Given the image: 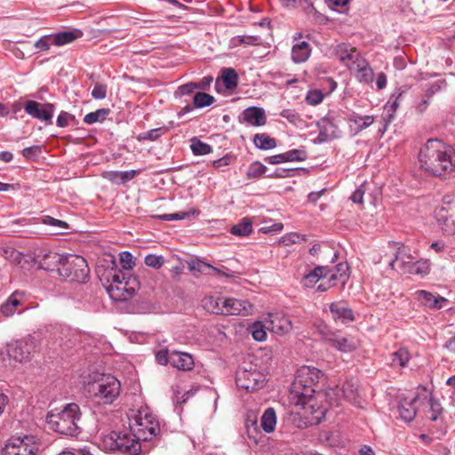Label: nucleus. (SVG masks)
<instances>
[{
  "mask_svg": "<svg viewBox=\"0 0 455 455\" xmlns=\"http://www.w3.org/2000/svg\"><path fill=\"white\" fill-rule=\"evenodd\" d=\"M189 216V212H175L170 214L160 215L159 219L167 221L184 220Z\"/></svg>",
  "mask_w": 455,
  "mask_h": 455,
  "instance_id": "57",
  "label": "nucleus"
},
{
  "mask_svg": "<svg viewBox=\"0 0 455 455\" xmlns=\"http://www.w3.org/2000/svg\"><path fill=\"white\" fill-rule=\"evenodd\" d=\"M420 167L428 173L445 179L455 172V151L439 140H428L419 154Z\"/></svg>",
  "mask_w": 455,
  "mask_h": 455,
  "instance_id": "1",
  "label": "nucleus"
},
{
  "mask_svg": "<svg viewBox=\"0 0 455 455\" xmlns=\"http://www.w3.org/2000/svg\"><path fill=\"white\" fill-rule=\"evenodd\" d=\"M323 100V93L319 90L309 91L307 94L306 100L310 105H317Z\"/></svg>",
  "mask_w": 455,
  "mask_h": 455,
  "instance_id": "52",
  "label": "nucleus"
},
{
  "mask_svg": "<svg viewBox=\"0 0 455 455\" xmlns=\"http://www.w3.org/2000/svg\"><path fill=\"white\" fill-rule=\"evenodd\" d=\"M267 171V167L259 162H253L248 168L247 177L249 179H257L264 174Z\"/></svg>",
  "mask_w": 455,
  "mask_h": 455,
  "instance_id": "44",
  "label": "nucleus"
},
{
  "mask_svg": "<svg viewBox=\"0 0 455 455\" xmlns=\"http://www.w3.org/2000/svg\"><path fill=\"white\" fill-rule=\"evenodd\" d=\"M38 449L39 443L36 435L12 436L5 443L2 455H35Z\"/></svg>",
  "mask_w": 455,
  "mask_h": 455,
  "instance_id": "10",
  "label": "nucleus"
},
{
  "mask_svg": "<svg viewBox=\"0 0 455 455\" xmlns=\"http://www.w3.org/2000/svg\"><path fill=\"white\" fill-rule=\"evenodd\" d=\"M81 36L82 32L80 30L64 31L56 34L53 36V42L56 45H63L73 42L74 40L79 38Z\"/></svg>",
  "mask_w": 455,
  "mask_h": 455,
  "instance_id": "33",
  "label": "nucleus"
},
{
  "mask_svg": "<svg viewBox=\"0 0 455 455\" xmlns=\"http://www.w3.org/2000/svg\"><path fill=\"white\" fill-rule=\"evenodd\" d=\"M446 82L445 80H438L435 83H433L428 89H427L426 92L428 97L433 96L435 92L442 90L443 87H445Z\"/></svg>",
  "mask_w": 455,
  "mask_h": 455,
  "instance_id": "61",
  "label": "nucleus"
},
{
  "mask_svg": "<svg viewBox=\"0 0 455 455\" xmlns=\"http://www.w3.org/2000/svg\"><path fill=\"white\" fill-rule=\"evenodd\" d=\"M188 267L191 271L204 272L206 268L210 269L212 265L201 260H193L188 263Z\"/></svg>",
  "mask_w": 455,
  "mask_h": 455,
  "instance_id": "59",
  "label": "nucleus"
},
{
  "mask_svg": "<svg viewBox=\"0 0 455 455\" xmlns=\"http://www.w3.org/2000/svg\"><path fill=\"white\" fill-rule=\"evenodd\" d=\"M86 388L96 403L111 404L120 394L121 384L112 375L100 374L87 384Z\"/></svg>",
  "mask_w": 455,
  "mask_h": 455,
  "instance_id": "5",
  "label": "nucleus"
},
{
  "mask_svg": "<svg viewBox=\"0 0 455 455\" xmlns=\"http://www.w3.org/2000/svg\"><path fill=\"white\" fill-rule=\"evenodd\" d=\"M252 232V223L250 219L244 218L239 223L233 226L231 233L238 236H246Z\"/></svg>",
  "mask_w": 455,
  "mask_h": 455,
  "instance_id": "35",
  "label": "nucleus"
},
{
  "mask_svg": "<svg viewBox=\"0 0 455 455\" xmlns=\"http://www.w3.org/2000/svg\"><path fill=\"white\" fill-rule=\"evenodd\" d=\"M226 297L218 296H208L202 300L203 307L212 314L224 315Z\"/></svg>",
  "mask_w": 455,
  "mask_h": 455,
  "instance_id": "24",
  "label": "nucleus"
},
{
  "mask_svg": "<svg viewBox=\"0 0 455 455\" xmlns=\"http://www.w3.org/2000/svg\"><path fill=\"white\" fill-rule=\"evenodd\" d=\"M276 426V415L273 408H267L261 416L260 427L267 434L274 432Z\"/></svg>",
  "mask_w": 455,
  "mask_h": 455,
  "instance_id": "31",
  "label": "nucleus"
},
{
  "mask_svg": "<svg viewBox=\"0 0 455 455\" xmlns=\"http://www.w3.org/2000/svg\"><path fill=\"white\" fill-rule=\"evenodd\" d=\"M190 148L195 155L204 156L207 155L212 151V148L209 144L204 143L197 139L191 140Z\"/></svg>",
  "mask_w": 455,
  "mask_h": 455,
  "instance_id": "41",
  "label": "nucleus"
},
{
  "mask_svg": "<svg viewBox=\"0 0 455 455\" xmlns=\"http://www.w3.org/2000/svg\"><path fill=\"white\" fill-rule=\"evenodd\" d=\"M260 43V37L256 36H237L232 39L234 45L246 44V45H257Z\"/></svg>",
  "mask_w": 455,
  "mask_h": 455,
  "instance_id": "45",
  "label": "nucleus"
},
{
  "mask_svg": "<svg viewBox=\"0 0 455 455\" xmlns=\"http://www.w3.org/2000/svg\"><path fill=\"white\" fill-rule=\"evenodd\" d=\"M132 436L140 441H150L160 433V426L148 407L140 408L129 419Z\"/></svg>",
  "mask_w": 455,
  "mask_h": 455,
  "instance_id": "4",
  "label": "nucleus"
},
{
  "mask_svg": "<svg viewBox=\"0 0 455 455\" xmlns=\"http://www.w3.org/2000/svg\"><path fill=\"white\" fill-rule=\"evenodd\" d=\"M43 223L50 226H53L61 229L68 228V224L65 221L56 220L51 216H44Z\"/></svg>",
  "mask_w": 455,
  "mask_h": 455,
  "instance_id": "58",
  "label": "nucleus"
},
{
  "mask_svg": "<svg viewBox=\"0 0 455 455\" xmlns=\"http://www.w3.org/2000/svg\"><path fill=\"white\" fill-rule=\"evenodd\" d=\"M70 121H76L75 116L68 112L61 111L57 117L56 123L59 127H66Z\"/></svg>",
  "mask_w": 455,
  "mask_h": 455,
  "instance_id": "54",
  "label": "nucleus"
},
{
  "mask_svg": "<svg viewBox=\"0 0 455 455\" xmlns=\"http://www.w3.org/2000/svg\"><path fill=\"white\" fill-rule=\"evenodd\" d=\"M106 450L118 451L124 455H140L141 445L140 441L132 436V432L113 431L102 439Z\"/></svg>",
  "mask_w": 455,
  "mask_h": 455,
  "instance_id": "6",
  "label": "nucleus"
},
{
  "mask_svg": "<svg viewBox=\"0 0 455 455\" xmlns=\"http://www.w3.org/2000/svg\"><path fill=\"white\" fill-rule=\"evenodd\" d=\"M266 329H267V323H262L261 322H256L249 328L253 339L257 341H264L266 339Z\"/></svg>",
  "mask_w": 455,
  "mask_h": 455,
  "instance_id": "38",
  "label": "nucleus"
},
{
  "mask_svg": "<svg viewBox=\"0 0 455 455\" xmlns=\"http://www.w3.org/2000/svg\"><path fill=\"white\" fill-rule=\"evenodd\" d=\"M427 396L428 391L426 388H421L414 397L401 399L398 405L401 418L407 422L413 420L419 406H421L420 401L427 400Z\"/></svg>",
  "mask_w": 455,
  "mask_h": 455,
  "instance_id": "12",
  "label": "nucleus"
},
{
  "mask_svg": "<svg viewBox=\"0 0 455 455\" xmlns=\"http://www.w3.org/2000/svg\"><path fill=\"white\" fill-rule=\"evenodd\" d=\"M243 117L246 123L255 126H261L266 123L265 111L257 107L246 108L243 113Z\"/></svg>",
  "mask_w": 455,
  "mask_h": 455,
  "instance_id": "26",
  "label": "nucleus"
},
{
  "mask_svg": "<svg viewBox=\"0 0 455 455\" xmlns=\"http://www.w3.org/2000/svg\"><path fill=\"white\" fill-rule=\"evenodd\" d=\"M319 134L316 141L324 143L340 137V131L338 126L329 118L323 117L317 122Z\"/></svg>",
  "mask_w": 455,
  "mask_h": 455,
  "instance_id": "16",
  "label": "nucleus"
},
{
  "mask_svg": "<svg viewBox=\"0 0 455 455\" xmlns=\"http://www.w3.org/2000/svg\"><path fill=\"white\" fill-rule=\"evenodd\" d=\"M80 408L76 403H68L61 410H52L47 413L46 423L50 429L60 435L75 436L80 433L78 422Z\"/></svg>",
  "mask_w": 455,
  "mask_h": 455,
  "instance_id": "3",
  "label": "nucleus"
},
{
  "mask_svg": "<svg viewBox=\"0 0 455 455\" xmlns=\"http://www.w3.org/2000/svg\"><path fill=\"white\" fill-rule=\"evenodd\" d=\"M402 97V93H399L398 95L395 96L392 95L390 97V100L385 105V109L390 113L389 116H391L397 109L399 106L398 100Z\"/></svg>",
  "mask_w": 455,
  "mask_h": 455,
  "instance_id": "56",
  "label": "nucleus"
},
{
  "mask_svg": "<svg viewBox=\"0 0 455 455\" xmlns=\"http://www.w3.org/2000/svg\"><path fill=\"white\" fill-rule=\"evenodd\" d=\"M103 177L115 184H121L120 172L110 171L103 173Z\"/></svg>",
  "mask_w": 455,
  "mask_h": 455,
  "instance_id": "64",
  "label": "nucleus"
},
{
  "mask_svg": "<svg viewBox=\"0 0 455 455\" xmlns=\"http://www.w3.org/2000/svg\"><path fill=\"white\" fill-rule=\"evenodd\" d=\"M6 354L9 359L23 363L30 359L28 352L25 350L20 339L7 344Z\"/></svg>",
  "mask_w": 455,
  "mask_h": 455,
  "instance_id": "22",
  "label": "nucleus"
},
{
  "mask_svg": "<svg viewBox=\"0 0 455 455\" xmlns=\"http://www.w3.org/2000/svg\"><path fill=\"white\" fill-rule=\"evenodd\" d=\"M110 113L108 108H100L84 116V122L87 124H92L97 122H102Z\"/></svg>",
  "mask_w": 455,
  "mask_h": 455,
  "instance_id": "37",
  "label": "nucleus"
},
{
  "mask_svg": "<svg viewBox=\"0 0 455 455\" xmlns=\"http://www.w3.org/2000/svg\"><path fill=\"white\" fill-rule=\"evenodd\" d=\"M267 330L278 335H284L291 331L292 324L290 318L283 313L268 314L266 318Z\"/></svg>",
  "mask_w": 455,
  "mask_h": 455,
  "instance_id": "14",
  "label": "nucleus"
},
{
  "mask_svg": "<svg viewBox=\"0 0 455 455\" xmlns=\"http://www.w3.org/2000/svg\"><path fill=\"white\" fill-rule=\"evenodd\" d=\"M369 63L365 59L361 57L360 53H357V56L354 58L349 63H346V66L349 68L350 71L355 73V75L361 72Z\"/></svg>",
  "mask_w": 455,
  "mask_h": 455,
  "instance_id": "43",
  "label": "nucleus"
},
{
  "mask_svg": "<svg viewBox=\"0 0 455 455\" xmlns=\"http://www.w3.org/2000/svg\"><path fill=\"white\" fill-rule=\"evenodd\" d=\"M435 219L439 228L444 235H455V219L450 215L443 207L435 212Z\"/></svg>",
  "mask_w": 455,
  "mask_h": 455,
  "instance_id": "20",
  "label": "nucleus"
},
{
  "mask_svg": "<svg viewBox=\"0 0 455 455\" xmlns=\"http://www.w3.org/2000/svg\"><path fill=\"white\" fill-rule=\"evenodd\" d=\"M164 258L161 255L149 254L145 257L144 262L148 267L159 269L164 263Z\"/></svg>",
  "mask_w": 455,
  "mask_h": 455,
  "instance_id": "49",
  "label": "nucleus"
},
{
  "mask_svg": "<svg viewBox=\"0 0 455 455\" xmlns=\"http://www.w3.org/2000/svg\"><path fill=\"white\" fill-rule=\"evenodd\" d=\"M356 78L361 83L371 84L373 81L374 73L372 68L368 64L365 68L355 75Z\"/></svg>",
  "mask_w": 455,
  "mask_h": 455,
  "instance_id": "50",
  "label": "nucleus"
},
{
  "mask_svg": "<svg viewBox=\"0 0 455 455\" xmlns=\"http://www.w3.org/2000/svg\"><path fill=\"white\" fill-rule=\"evenodd\" d=\"M23 295L19 291H14L9 296L5 302L0 306V313L6 316H12L16 312L21 314L23 310L18 311V307L22 305Z\"/></svg>",
  "mask_w": 455,
  "mask_h": 455,
  "instance_id": "19",
  "label": "nucleus"
},
{
  "mask_svg": "<svg viewBox=\"0 0 455 455\" xmlns=\"http://www.w3.org/2000/svg\"><path fill=\"white\" fill-rule=\"evenodd\" d=\"M222 79L227 89H233L237 85L238 76L233 68H225Z\"/></svg>",
  "mask_w": 455,
  "mask_h": 455,
  "instance_id": "40",
  "label": "nucleus"
},
{
  "mask_svg": "<svg viewBox=\"0 0 455 455\" xmlns=\"http://www.w3.org/2000/svg\"><path fill=\"white\" fill-rule=\"evenodd\" d=\"M415 299L424 307L429 309H441L448 302L447 299L440 295H435L424 290H419L414 293Z\"/></svg>",
  "mask_w": 455,
  "mask_h": 455,
  "instance_id": "17",
  "label": "nucleus"
},
{
  "mask_svg": "<svg viewBox=\"0 0 455 455\" xmlns=\"http://www.w3.org/2000/svg\"><path fill=\"white\" fill-rule=\"evenodd\" d=\"M287 162H302L307 157V152L304 148L292 149L285 152Z\"/></svg>",
  "mask_w": 455,
  "mask_h": 455,
  "instance_id": "48",
  "label": "nucleus"
},
{
  "mask_svg": "<svg viewBox=\"0 0 455 455\" xmlns=\"http://www.w3.org/2000/svg\"><path fill=\"white\" fill-rule=\"evenodd\" d=\"M226 302L224 310L226 315H249L252 313V306L247 300L226 297Z\"/></svg>",
  "mask_w": 455,
  "mask_h": 455,
  "instance_id": "18",
  "label": "nucleus"
},
{
  "mask_svg": "<svg viewBox=\"0 0 455 455\" xmlns=\"http://www.w3.org/2000/svg\"><path fill=\"white\" fill-rule=\"evenodd\" d=\"M107 84H96L92 91V96L95 100H103L107 97Z\"/></svg>",
  "mask_w": 455,
  "mask_h": 455,
  "instance_id": "53",
  "label": "nucleus"
},
{
  "mask_svg": "<svg viewBox=\"0 0 455 455\" xmlns=\"http://www.w3.org/2000/svg\"><path fill=\"white\" fill-rule=\"evenodd\" d=\"M41 153L40 146H32L22 150V156L28 159L37 156Z\"/></svg>",
  "mask_w": 455,
  "mask_h": 455,
  "instance_id": "62",
  "label": "nucleus"
},
{
  "mask_svg": "<svg viewBox=\"0 0 455 455\" xmlns=\"http://www.w3.org/2000/svg\"><path fill=\"white\" fill-rule=\"evenodd\" d=\"M329 275V267L318 266L305 275L301 284L306 288H312L321 279L324 280Z\"/></svg>",
  "mask_w": 455,
  "mask_h": 455,
  "instance_id": "23",
  "label": "nucleus"
},
{
  "mask_svg": "<svg viewBox=\"0 0 455 455\" xmlns=\"http://www.w3.org/2000/svg\"><path fill=\"white\" fill-rule=\"evenodd\" d=\"M357 50L346 44H339L335 49V55L344 65L349 63L357 56Z\"/></svg>",
  "mask_w": 455,
  "mask_h": 455,
  "instance_id": "30",
  "label": "nucleus"
},
{
  "mask_svg": "<svg viewBox=\"0 0 455 455\" xmlns=\"http://www.w3.org/2000/svg\"><path fill=\"white\" fill-rule=\"evenodd\" d=\"M266 376L256 369H239L236 372V385L248 391L257 390L264 386Z\"/></svg>",
  "mask_w": 455,
  "mask_h": 455,
  "instance_id": "11",
  "label": "nucleus"
},
{
  "mask_svg": "<svg viewBox=\"0 0 455 455\" xmlns=\"http://www.w3.org/2000/svg\"><path fill=\"white\" fill-rule=\"evenodd\" d=\"M420 405L421 406L426 405V406L429 407L428 412L430 413V415L428 417L432 421H435L438 419V416L443 411V407H442L441 403H439V401L431 397L429 393H428V396H427V400L420 401Z\"/></svg>",
  "mask_w": 455,
  "mask_h": 455,
  "instance_id": "32",
  "label": "nucleus"
},
{
  "mask_svg": "<svg viewBox=\"0 0 455 455\" xmlns=\"http://www.w3.org/2000/svg\"><path fill=\"white\" fill-rule=\"evenodd\" d=\"M37 258H42L40 266L48 269L55 263L60 264L58 268L60 275L69 278L73 282L84 283L89 275V267L86 260L78 255L63 256L56 252L49 251L43 255L38 254Z\"/></svg>",
  "mask_w": 455,
  "mask_h": 455,
  "instance_id": "2",
  "label": "nucleus"
},
{
  "mask_svg": "<svg viewBox=\"0 0 455 455\" xmlns=\"http://www.w3.org/2000/svg\"><path fill=\"white\" fill-rule=\"evenodd\" d=\"M318 394L317 396L311 394L308 396H295V406L297 407V413L301 414L307 420L308 425H317L324 419L327 409L319 403Z\"/></svg>",
  "mask_w": 455,
  "mask_h": 455,
  "instance_id": "9",
  "label": "nucleus"
},
{
  "mask_svg": "<svg viewBox=\"0 0 455 455\" xmlns=\"http://www.w3.org/2000/svg\"><path fill=\"white\" fill-rule=\"evenodd\" d=\"M20 341L22 342V346L24 347L25 350L28 352L29 356L32 353L36 352L39 347L38 339L32 335H28L27 337L21 339Z\"/></svg>",
  "mask_w": 455,
  "mask_h": 455,
  "instance_id": "46",
  "label": "nucleus"
},
{
  "mask_svg": "<svg viewBox=\"0 0 455 455\" xmlns=\"http://www.w3.org/2000/svg\"><path fill=\"white\" fill-rule=\"evenodd\" d=\"M119 259L122 264V267L125 270H130L135 266V262L133 261V257L129 251H122L119 254Z\"/></svg>",
  "mask_w": 455,
  "mask_h": 455,
  "instance_id": "51",
  "label": "nucleus"
},
{
  "mask_svg": "<svg viewBox=\"0 0 455 455\" xmlns=\"http://www.w3.org/2000/svg\"><path fill=\"white\" fill-rule=\"evenodd\" d=\"M170 364L180 371H191L194 368V359L188 353L172 351L171 352Z\"/></svg>",
  "mask_w": 455,
  "mask_h": 455,
  "instance_id": "21",
  "label": "nucleus"
},
{
  "mask_svg": "<svg viewBox=\"0 0 455 455\" xmlns=\"http://www.w3.org/2000/svg\"><path fill=\"white\" fill-rule=\"evenodd\" d=\"M373 122L374 118L372 116H358L353 114L348 117L349 126L355 133L368 128Z\"/></svg>",
  "mask_w": 455,
  "mask_h": 455,
  "instance_id": "28",
  "label": "nucleus"
},
{
  "mask_svg": "<svg viewBox=\"0 0 455 455\" xmlns=\"http://www.w3.org/2000/svg\"><path fill=\"white\" fill-rule=\"evenodd\" d=\"M323 376V372L315 367L301 366L296 372L291 386V398L295 400V396H308L314 394V387Z\"/></svg>",
  "mask_w": 455,
  "mask_h": 455,
  "instance_id": "7",
  "label": "nucleus"
},
{
  "mask_svg": "<svg viewBox=\"0 0 455 455\" xmlns=\"http://www.w3.org/2000/svg\"><path fill=\"white\" fill-rule=\"evenodd\" d=\"M156 359L159 364L166 365L167 363H170L171 353H169L167 349L159 350L156 354Z\"/></svg>",
  "mask_w": 455,
  "mask_h": 455,
  "instance_id": "60",
  "label": "nucleus"
},
{
  "mask_svg": "<svg viewBox=\"0 0 455 455\" xmlns=\"http://www.w3.org/2000/svg\"><path fill=\"white\" fill-rule=\"evenodd\" d=\"M321 335L326 343L340 352L349 353L357 347L356 343L353 339L341 335L340 332L322 330Z\"/></svg>",
  "mask_w": 455,
  "mask_h": 455,
  "instance_id": "13",
  "label": "nucleus"
},
{
  "mask_svg": "<svg viewBox=\"0 0 455 455\" xmlns=\"http://www.w3.org/2000/svg\"><path fill=\"white\" fill-rule=\"evenodd\" d=\"M330 310L335 321H353L352 309L344 301L333 302L330 305Z\"/></svg>",
  "mask_w": 455,
  "mask_h": 455,
  "instance_id": "25",
  "label": "nucleus"
},
{
  "mask_svg": "<svg viewBox=\"0 0 455 455\" xmlns=\"http://www.w3.org/2000/svg\"><path fill=\"white\" fill-rule=\"evenodd\" d=\"M311 54V48L308 43L302 41L295 44L291 49V60L295 63L305 62Z\"/></svg>",
  "mask_w": 455,
  "mask_h": 455,
  "instance_id": "27",
  "label": "nucleus"
},
{
  "mask_svg": "<svg viewBox=\"0 0 455 455\" xmlns=\"http://www.w3.org/2000/svg\"><path fill=\"white\" fill-rule=\"evenodd\" d=\"M24 109L26 113L41 121H51L53 116L54 106L50 103L40 104L34 100L28 101Z\"/></svg>",
  "mask_w": 455,
  "mask_h": 455,
  "instance_id": "15",
  "label": "nucleus"
},
{
  "mask_svg": "<svg viewBox=\"0 0 455 455\" xmlns=\"http://www.w3.org/2000/svg\"><path fill=\"white\" fill-rule=\"evenodd\" d=\"M109 286L108 291L110 297L115 300H126L127 296L135 291L133 283L135 277H126V275L120 269L112 267L107 276Z\"/></svg>",
  "mask_w": 455,
  "mask_h": 455,
  "instance_id": "8",
  "label": "nucleus"
},
{
  "mask_svg": "<svg viewBox=\"0 0 455 455\" xmlns=\"http://www.w3.org/2000/svg\"><path fill=\"white\" fill-rule=\"evenodd\" d=\"M253 142L258 148L263 150L273 149L277 145L275 140L266 133L256 134L253 138Z\"/></svg>",
  "mask_w": 455,
  "mask_h": 455,
  "instance_id": "34",
  "label": "nucleus"
},
{
  "mask_svg": "<svg viewBox=\"0 0 455 455\" xmlns=\"http://www.w3.org/2000/svg\"><path fill=\"white\" fill-rule=\"evenodd\" d=\"M214 101L213 96L204 93V92H197L194 96V105L196 108H201L204 107H208L212 105Z\"/></svg>",
  "mask_w": 455,
  "mask_h": 455,
  "instance_id": "42",
  "label": "nucleus"
},
{
  "mask_svg": "<svg viewBox=\"0 0 455 455\" xmlns=\"http://www.w3.org/2000/svg\"><path fill=\"white\" fill-rule=\"evenodd\" d=\"M410 358L409 351L404 347H401L392 354L391 364L393 366L404 367L410 361Z\"/></svg>",
  "mask_w": 455,
  "mask_h": 455,
  "instance_id": "36",
  "label": "nucleus"
},
{
  "mask_svg": "<svg viewBox=\"0 0 455 455\" xmlns=\"http://www.w3.org/2000/svg\"><path fill=\"white\" fill-rule=\"evenodd\" d=\"M348 269L349 267L347 262H340L333 269L329 268L328 276H330L331 281L339 282L344 286L348 279Z\"/></svg>",
  "mask_w": 455,
  "mask_h": 455,
  "instance_id": "29",
  "label": "nucleus"
},
{
  "mask_svg": "<svg viewBox=\"0 0 455 455\" xmlns=\"http://www.w3.org/2000/svg\"><path fill=\"white\" fill-rule=\"evenodd\" d=\"M429 264L427 261H418L411 268V272L418 275H427L428 273Z\"/></svg>",
  "mask_w": 455,
  "mask_h": 455,
  "instance_id": "55",
  "label": "nucleus"
},
{
  "mask_svg": "<svg viewBox=\"0 0 455 455\" xmlns=\"http://www.w3.org/2000/svg\"><path fill=\"white\" fill-rule=\"evenodd\" d=\"M340 391L346 399L352 402L357 395V385L353 380L347 381L343 384Z\"/></svg>",
  "mask_w": 455,
  "mask_h": 455,
  "instance_id": "39",
  "label": "nucleus"
},
{
  "mask_svg": "<svg viewBox=\"0 0 455 455\" xmlns=\"http://www.w3.org/2000/svg\"><path fill=\"white\" fill-rule=\"evenodd\" d=\"M167 131L165 127L156 128L149 130L139 135V140H156L162 136Z\"/></svg>",
  "mask_w": 455,
  "mask_h": 455,
  "instance_id": "47",
  "label": "nucleus"
},
{
  "mask_svg": "<svg viewBox=\"0 0 455 455\" xmlns=\"http://www.w3.org/2000/svg\"><path fill=\"white\" fill-rule=\"evenodd\" d=\"M265 161L270 164H279L286 163L287 158H286V155L284 152L283 154L267 156L265 158Z\"/></svg>",
  "mask_w": 455,
  "mask_h": 455,
  "instance_id": "63",
  "label": "nucleus"
}]
</instances>
